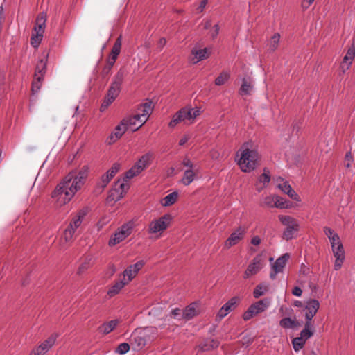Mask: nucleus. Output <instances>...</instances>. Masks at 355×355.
<instances>
[{
    "instance_id": "nucleus-1",
    "label": "nucleus",
    "mask_w": 355,
    "mask_h": 355,
    "mask_svg": "<svg viewBox=\"0 0 355 355\" xmlns=\"http://www.w3.org/2000/svg\"><path fill=\"white\" fill-rule=\"evenodd\" d=\"M89 177V167L85 165L78 173H69L55 187L51 193L53 205L62 207L69 203L75 194L85 184Z\"/></svg>"
},
{
    "instance_id": "nucleus-2",
    "label": "nucleus",
    "mask_w": 355,
    "mask_h": 355,
    "mask_svg": "<svg viewBox=\"0 0 355 355\" xmlns=\"http://www.w3.org/2000/svg\"><path fill=\"white\" fill-rule=\"evenodd\" d=\"M259 159V153L252 141L243 144L236 154L237 164L244 173L254 171L258 165Z\"/></svg>"
},
{
    "instance_id": "nucleus-3",
    "label": "nucleus",
    "mask_w": 355,
    "mask_h": 355,
    "mask_svg": "<svg viewBox=\"0 0 355 355\" xmlns=\"http://www.w3.org/2000/svg\"><path fill=\"white\" fill-rule=\"evenodd\" d=\"M200 114V111L198 107L191 108L190 107H184L173 116L171 121L168 123V126L173 128L182 122L186 125H190L194 122L195 119L199 116Z\"/></svg>"
},
{
    "instance_id": "nucleus-4",
    "label": "nucleus",
    "mask_w": 355,
    "mask_h": 355,
    "mask_svg": "<svg viewBox=\"0 0 355 355\" xmlns=\"http://www.w3.org/2000/svg\"><path fill=\"white\" fill-rule=\"evenodd\" d=\"M135 226V223L132 220L123 224L111 236L108 241V245L110 246H114L124 241L132 234Z\"/></svg>"
},
{
    "instance_id": "nucleus-5",
    "label": "nucleus",
    "mask_w": 355,
    "mask_h": 355,
    "mask_svg": "<svg viewBox=\"0 0 355 355\" xmlns=\"http://www.w3.org/2000/svg\"><path fill=\"white\" fill-rule=\"evenodd\" d=\"M172 217L164 214L162 217L153 220L148 225L147 232L149 234H156L159 237L170 225Z\"/></svg>"
},
{
    "instance_id": "nucleus-6",
    "label": "nucleus",
    "mask_w": 355,
    "mask_h": 355,
    "mask_svg": "<svg viewBox=\"0 0 355 355\" xmlns=\"http://www.w3.org/2000/svg\"><path fill=\"white\" fill-rule=\"evenodd\" d=\"M46 21V15L44 12L40 13L37 17L35 25L33 28L31 37V44L34 47H37L42 40L43 34L44 33Z\"/></svg>"
},
{
    "instance_id": "nucleus-7",
    "label": "nucleus",
    "mask_w": 355,
    "mask_h": 355,
    "mask_svg": "<svg viewBox=\"0 0 355 355\" xmlns=\"http://www.w3.org/2000/svg\"><path fill=\"white\" fill-rule=\"evenodd\" d=\"M153 157V153L150 152L142 155L132 167L125 173V180L134 178L143 171L150 164Z\"/></svg>"
},
{
    "instance_id": "nucleus-8",
    "label": "nucleus",
    "mask_w": 355,
    "mask_h": 355,
    "mask_svg": "<svg viewBox=\"0 0 355 355\" xmlns=\"http://www.w3.org/2000/svg\"><path fill=\"white\" fill-rule=\"evenodd\" d=\"M182 164L187 169L184 171L180 182L184 186H189L197 178L199 170L188 157L182 159Z\"/></svg>"
},
{
    "instance_id": "nucleus-9",
    "label": "nucleus",
    "mask_w": 355,
    "mask_h": 355,
    "mask_svg": "<svg viewBox=\"0 0 355 355\" xmlns=\"http://www.w3.org/2000/svg\"><path fill=\"white\" fill-rule=\"evenodd\" d=\"M270 304V298H263L252 304L243 314V319L245 321L250 320L255 315L264 312Z\"/></svg>"
},
{
    "instance_id": "nucleus-10",
    "label": "nucleus",
    "mask_w": 355,
    "mask_h": 355,
    "mask_svg": "<svg viewBox=\"0 0 355 355\" xmlns=\"http://www.w3.org/2000/svg\"><path fill=\"white\" fill-rule=\"evenodd\" d=\"M125 180H119L115 182L114 187L110 190L107 197L108 203L114 204L121 200L129 189V184L125 182Z\"/></svg>"
},
{
    "instance_id": "nucleus-11",
    "label": "nucleus",
    "mask_w": 355,
    "mask_h": 355,
    "mask_svg": "<svg viewBox=\"0 0 355 355\" xmlns=\"http://www.w3.org/2000/svg\"><path fill=\"white\" fill-rule=\"evenodd\" d=\"M120 169V164L114 163L107 173L102 175L101 179L96 182V187L93 191L95 196L101 194L105 187L107 185L112 178L118 173Z\"/></svg>"
},
{
    "instance_id": "nucleus-12",
    "label": "nucleus",
    "mask_w": 355,
    "mask_h": 355,
    "mask_svg": "<svg viewBox=\"0 0 355 355\" xmlns=\"http://www.w3.org/2000/svg\"><path fill=\"white\" fill-rule=\"evenodd\" d=\"M121 45H122V37H121V35H120L116 40L114 45L112 48L111 52H110V55L107 60V64H106L105 68L103 69L104 73H108L109 71L112 68V67L114 66V64L121 52Z\"/></svg>"
},
{
    "instance_id": "nucleus-13",
    "label": "nucleus",
    "mask_w": 355,
    "mask_h": 355,
    "mask_svg": "<svg viewBox=\"0 0 355 355\" xmlns=\"http://www.w3.org/2000/svg\"><path fill=\"white\" fill-rule=\"evenodd\" d=\"M320 308V302L315 299H310L305 302L304 311L305 322L313 323V318L316 315Z\"/></svg>"
},
{
    "instance_id": "nucleus-14",
    "label": "nucleus",
    "mask_w": 355,
    "mask_h": 355,
    "mask_svg": "<svg viewBox=\"0 0 355 355\" xmlns=\"http://www.w3.org/2000/svg\"><path fill=\"white\" fill-rule=\"evenodd\" d=\"M263 260L261 255H257L248 266V268L243 274V278L248 279L250 277L257 275L263 268Z\"/></svg>"
},
{
    "instance_id": "nucleus-15",
    "label": "nucleus",
    "mask_w": 355,
    "mask_h": 355,
    "mask_svg": "<svg viewBox=\"0 0 355 355\" xmlns=\"http://www.w3.org/2000/svg\"><path fill=\"white\" fill-rule=\"evenodd\" d=\"M152 110L153 107L150 101L146 102L137 107V114L135 115L140 119V124L137 128H134V130H139L147 121Z\"/></svg>"
},
{
    "instance_id": "nucleus-16",
    "label": "nucleus",
    "mask_w": 355,
    "mask_h": 355,
    "mask_svg": "<svg viewBox=\"0 0 355 355\" xmlns=\"http://www.w3.org/2000/svg\"><path fill=\"white\" fill-rule=\"evenodd\" d=\"M78 234L71 225H68L64 230L60 239V247L61 249H67L73 243L75 237Z\"/></svg>"
},
{
    "instance_id": "nucleus-17",
    "label": "nucleus",
    "mask_w": 355,
    "mask_h": 355,
    "mask_svg": "<svg viewBox=\"0 0 355 355\" xmlns=\"http://www.w3.org/2000/svg\"><path fill=\"white\" fill-rule=\"evenodd\" d=\"M290 258L288 253H285L279 257L272 266L270 277L275 279L278 273L282 272L287 261Z\"/></svg>"
},
{
    "instance_id": "nucleus-18",
    "label": "nucleus",
    "mask_w": 355,
    "mask_h": 355,
    "mask_svg": "<svg viewBox=\"0 0 355 355\" xmlns=\"http://www.w3.org/2000/svg\"><path fill=\"white\" fill-rule=\"evenodd\" d=\"M144 331V335H138L135 333L132 336V340L134 341L138 349H141L146 345V340L145 336H147L148 333L153 334V339L156 337L157 334V330L155 327H146Z\"/></svg>"
},
{
    "instance_id": "nucleus-19",
    "label": "nucleus",
    "mask_w": 355,
    "mask_h": 355,
    "mask_svg": "<svg viewBox=\"0 0 355 355\" xmlns=\"http://www.w3.org/2000/svg\"><path fill=\"white\" fill-rule=\"evenodd\" d=\"M145 262L143 260L137 261L136 263L129 266L123 272V279L127 282V284L132 281L136 277L138 272L143 268Z\"/></svg>"
},
{
    "instance_id": "nucleus-20",
    "label": "nucleus",
    "mask_w": 355,
    "mask_h": 355,
    "mask_svg": "<svg viewBox=\"0 0 355 355\" xmlns=\"http://www.w3.org/2000/svg\"><path fill=\"white\" fill-rule=\"evenodd\" d=\"M246 230L243 227H239L234 232H233L229 238L225 242V247L230 248L232 246L236 245L243 238Z\"/></svg>"
},
{
    "instance_id": "nucleus-21",
    "label": "nucleus",
    "mask_w": 355,
    "mask_h": 355,
    "mask_svg": "<svg viewBox=\"0 0 355 355\" xmlns=\"http://www.w3.org/2000/svg\"><path fill=\"white\" fill-rule=\"evenodd\" d=\"M331 250L334 257L336 258L334 268L335 270H338L341 268L345 259L343 245H339L336 248H332Z\"/></svg>"
},
{
    "instance_id": "nucleus-22",
    "label": "nucleus",
    "mask_w": 355,
    "mask_h": 355,
    "mask_svg": "<svg viewBox=\"0 0 355 355\" xmlns=\"http://www.w3.org/2000/svg\"><path fill=\"white\" fill-rule=\"evenodd\" d=\"M125 121H121V123L114 128V132L108 137L107 142L112 144L120 139L127 130Z\"/></svg>"
},
{
    "instance_id": "nucleus-23",
    "label": "nucleus",
    "mask_w": 355,
    "mask_h": 355,
    "mask_svg": "<svg viewBox=\"0 0 355 355\" xmlns=\"http://www.w3.org/2000/svg\"><path fill=\"white\" fill-rule=\"evenodd\" d=\"M355 57V46H351L343 58V62L340 64V68L343 73L348 70L352 63V61Z\"/></svg>"
},
{
    "instance_id": "nucleus-24",
    "label": "nucleus",
    "mask_w": 355,
    "mask_h": 355,
    "mask_svg": "<svg viewBox=\"0 0 355 355\" xmlns=\"http://www.w3.org/2000/svg\"><path fill=\"white\" fill-rule=\"evenodd\" d=\"M87 209L80 210L69 224V225H71L78 234L80 232L83 219L87 215Z\"/></svg>"
},
{
    "instance_id": "nucleus-25",
    "label": "nucleus",
    "mask_w": 355,
    "mask_h": 355,
    "mask_svg": "<svg viewBox=\"0 0 355 355\" xmlns=\"http://www.w3.org/2000/svg\"><path fill=\"white\" fill-rule=\"evenodd\" d=\"M270 181V171L268 168L263 169V173L259 177L257 182L255 184L256 189L261 192L264 188L267 187Z\"/></svg>"
},
{
    "instance_id": "nucleus-26",
    "label": "nucleus",
    "mask_w": 355,
    "mask_h": 355,
    "mask_svg": "<svg viewBox=\"0 0 355 355\" xmlns=\"http://www.w3.org/2000/svg\"><path fill=\"white\" fill-rule=\"evenodd\" d=\"M199 313V306L197 303H191L187 306L182 311V318L187 320L192 319Z\"/></svg>"
},
{
    "instance_id": "nucleus-27",
    "label": "nucleus",
    "mask_w": 355,
    "mask_h": 355,
    "mask_svg": "<svg viewBox=\"0 0 355 355\" xmlns=\"http://www.w3.org/2000/svg\"><path fill=\"white\" fill-rule=\"evenodd\" d=\"M254 84L252 80L248 78H244L242 80L241 86L239 90V94L241 96L250 95L253 91Z\"/></svg>"
},
{
    "instance_id": "nucleus-28",
    "label": "nucleus",
    "mask_w": 355,
    "mask_h": 355,
    "mask_svg": "<svg viewBox=\"0 0 355 355\" xmlns=\"http://www.w3.org/2000/svg\"><path fill=\"white\" fill-rule=\"evenodd\" d=\"M278 218L281 223L288 228L293 230H295V228H300L297 220L290 216L279 215Z\"/></svg>"
},
{
    "instance_id": "nucleus-29",
    "label": "nucleus",
    "mask_w": 355,
    "mask_h": 355,
    "mask_svg": "<svg viewBox=\"0 0 355 355\" xmlns=\"http://www.w3.org/2000/svg\"><path fill=\"white\" fill-rule=\"evenodd\" d=\"M191 53L193 57L191 58V60L193 64H196L208 58L209 55V51L208 49L205 48L198 50L193 49Z\"/></svg>"
},
{
    "instance_id": "nucleus-30",
    "label": "nucleus",
    "mask_w": 355,
    "mask_h": 355,
    "mask_svg": "<svg viewBox=\"0 0 355 355\" xmlns=\"http://www.w3.org/2000/svg\"><path fill=\"white\" fill-rule=\"evenodd\" d=\"M57 336L55 334L49 336L46 340H45L40 345H39L37 349L42 354H44L47 352L55 344Z\"/></svg>"
},
{
    "instance_id": "nucleus-31",
    "label": "nucleus",
    "mask_w": 355,
    "mask_h": 355,
    "mask_svg": "<svg viewBox=\"0 0 355 355\" xmlns=\"http://www.w3.org/2000/svg\"><path fill=\"white\" fill-rule=\"evenodd\" d=\"M48 53H44L43 58L40 59V60L37 62L36 67L35 75V76H42L46 73V62H47Z\"/></svg>"
},
{
    "instance_id": "nucleus-32",
    "label": "nucleus",
    "mask_w": 355,
    "mask_h": 355,
    "mask_svg": "<svg viewBox=\"0 0 355 355\" xmlns=\"http://www.w3.org/2000/svg\"><path fill=\"white\" fill-rule=\"evenodd\" d=\"M119 324L118 320H110L101 325L98 327V331L104 334H107L113 331Z\"/></svg>"
},
{
    "instance_id": "nucleus-33",
    "label": "nucleus",
    "mask_w": 355,
    "mask_h": 355,
    "mask_svg": "<svg viewBox=\"0 0 355 355\" xmlns=\"http://www.w3.org/2000/svg\"><path fill=\"white\" fill-rule=\"evenodd\" d=\"M305 322L304 323V328L301 331L300 334V337L302 338L304 341H306L308 339H309L314 333L313 330V323H309Z\"/></svg>"
},
{
    "instance_id": "nucleus-34",
    "label": "nucleus",
    "mask_w": 355,
    "mask_h": 355,
    "mask_svg": "<svg viewBox=\"0 0 355 355\" xmlns=\"http://www.w3.org/2000/svg\"><path fill=\"white\" fill-rule=\"evenodd\" d=\"M128 72L124 67L120 68L116 75L114 76L112 84L116 86H121L125 77L127 76Z\"/></svg>"
},
{
    "instance_id": "nucleus-35",
    "label": "nucleus",
    "mask_w": 355,
    "mask_h": 355,
    "mask_svg": "<svg viewBox=\"0 0 355 355\" xmlns=\"http://www.w3.org/2000/svg\"><path fill=\"white\" fill-rule=\"evenodd\" d=\"M178 192L173 191L166 196L162 200L161 204L164 207H169L173 205L178 198Z\"/></svg>"
},
{
    "instance_id": "nucleus-36",
    "label": "nucleus",
    "mask_w": 355,
    "mask_h": 355,
    "mask_svg": "<svg viewBox=\"0 0 355 355\" xmlns=\"http://www.w3.org/2000/svg\"><path fill=\"white\" fill-rule=\"evenodd\" d=\"M122 121H125L127 130L130 129L132 132H135L136 130H134V128H137L140 124V119L137 117L136 115L125 118Z\"/></svg>"
},
{
    "instance_id": "nucleus-37",
    "label": "nucleus",
    "mask_w": 355,
    "mask_h": 355,
    "mask_svg": "<svg viewBox=\"0 0 355 355\" xmlns=\"http://www.w3.org/2000/svg\"><path fill=\"white\" fill-rule=\"evenodd\" d=\"M127 284L123 279L116 282L108 291L107 294L112 297L119 293V291Z\"/></svg>"
},
{
    "instance_id": "nucleus-38",
    "label": "nucleus",
    "mask_w": 355,
    "mask_h": 355,
    "mask_svg": "<svg viewBox=\"0 0 355 355\" xmlns=\"http://www.w3.org/2000/svg\"><path fill=\"white\" fill-rule=\"evenodd\" d=\"M240 300L238 297H232L230 300H228L224 305V310L226 309V311L228 312H231L232 311L234 310L239 302Z\"/></svg>"
},
{
    "instance_id": "nucleus-39",
    "label": "nucleus",
    "mask_w": 355,
    "mask_h": 355,
    "mask_svg": "<svg viewBox=\"0 0 355 355\" xmlns=\"http://www.w3.org/2000/svg\"><path fill=\"white\" fill-rule=\"evenodd\" d=\"M299 229L300 228H295V230H293V229L286 227L282 233V239L286 241H289V240L293 239L295 236L297 232L299 231Z\"/></svg>"
},
{
    "instance_id": "nucleus-40",
    "label": "nucleus",
    "mask_w": 355,
    "mask_h": 355,
    "mask_svg": "<svg viewBox=\"0 0 355 355\" xmlns=\"http://www.w3.org/2000/svg\"><path fill=\"white\" fill-rule=\"evenodd\" d=\"M219 345V342L215 339L207 340L205 344L200 347L202 351H207L217 348Z\"/></svg>"
},
{
    "instance_id": "nucleus-41",
    "label": "nucleus",
    "mask_w": 355,
    "mask_h": 355,
    "mask_svg": "<svg viewBox=\"0 0 355 355\" xmlns=\"http://www.w3.org/2000/svg\"><path fill=\"white\" fill-rule=\"evenodd\" d=\"M43 77L44 76H34V80L33 81L31 88L32 92L33 94L37 93L40 90L42 86Z\"/></svg>"
},
{
    "instance_id": "nucleus-42",
    "label": "nucleus",
    "mask_w": 355,
    "mask_h": 355,
    "mask_svg": "<svg viewBox=\"0 0 355 355\" xmlns=\"http://www.w3.org/2000/svg\"><path fill=\"white\" fill-rule=\"evenodd\" d=\"M268 286L264 284H259L256 286L253 291V295L255 298H259L265 294L268 291Z\"/></svg>"
},
{
    "instance_id": "nucleus-43",
    "label": "nucleus",
    "mask_w": 355,
    "mask_h": 355,
    "mask_svg": "<svg viewBox=\"0 0 355 355\" xmlns=\"http://www.w3.org/2000/svg\"><path fill=\"white\" fill-rule=\"evenodd\" d=\"M121 92V87L111 84L107 96L110 97L111 99H116Z\"/></svg>"
},
{
    "instance_id": "nucleus-44",
    "label": "nucleus",
    "mask_w": 355,
    "mask_h": 355,
    "mask_svg": "<svg viewBox=\"0 0 355 355\" xmlns=\"http://www.w3.org/2000/svg\"><path fill=\"white\" fill-rule=\"evenodd\" d=\"M305 343L306 342L304 341L300 336L295 338L292 340V345L295 352H299L300 349H302L304 347Z\"/></svg>"
},
{
    "instance_id": "nucleus-45",
    "label": "nucleus",
    "mask_w": 355,
    "mask_h": 355,
    "mask_svg": "<svg viewBox=\"0 0 355 355\" xmlns=\"http://www.w3.org/2000/svg\"><path fill=\"white\" fill-rule=\"evenodd\" d=\"M277 182L278 188L280 189L285 193H287V191H289L290 189H292L288 182L284 181V179H282L280 177L277 179Z\"/></svg>"
},
{
    "instance_id": "nucleus-46",
    "label": "nucleus",
    "mask_w": 355,
    "mask_h": 355,
    "mask_svg": "<svg viewBox=\"0 0 355 355\" xmlns=\"http://www.w3.org/2000/svg\"><path fill=\"white\" fill-rule=\"evenodd\" d=\"M230 74L227 72H222L215 80V85L220 86L224 85L229 79Z\"/></svg>"
},
{
    "instance_id": "nucleus-47",
    "label": "nucleus",
    "mask_w": 355,
    "mask_h": 355,
    "mask_svg": "<svg viewBox=\"0 0 355 355\" xmlns=\"http://www.w3.org/2000/svg\"><path fill=\"white\" fill-rule=\"evenodd\" d=\"M279 324L283 328L292 329L295 327V322L290 318H284L280 320Z\"/></svg>"
},
{
    "instance_id": "nucleus-48",
    "label": "nucleus",
    "mask_w": 355,
    "mask_h": 355,
    "mask_svg": "<svg viewBox=\"0 0 355 355\" xmlns=\"http://www.w3.org/2000/svg\"><path fill=\"white\" fill-rule=\"evenodd\" d=\"M280 35L278 33H275L270 39L269 43V49L274 51L278 46L279 42Z\"/></svg>"
},
{
    "instance_id": "nucleus-49",
    "label": "nucleus",
    "mask_w": 355,
    "mask_h": 355,
    "mask_svg": "<svg viewBox=\"0 0 355 355\" xmlns=\"http://www.w3.org/2000/svg\"><path fill=\"white\" fill-rule=\"evenodd\" d=\"M130 349V345L128 343H123L119 345L116 349V352L119 354H124L127 353Z\"/></svg>"
},
{
    "instance_id": "nucleus-50",
    "label": "nucleus",
    "mask_w": 355,
    "mask_h": 355,
    "mask_svg": "<svg viewBox=\"0 0 355 355\" xmlns=\"http://www.w3.org/2000/svg\"><path fill=\"white\" fill-rule=\"evenodd\" d=\"M274 202H275V196H266L262 203L261 205L266 206L268 207H274Z\"/></svg>"
},
{
    "instance_id": "nucleus-51",
    "label": "nucleus",
    "mask_w": 355,
    "mask_h": 355,
    "mask_svg": "<svg viewBox=\"0 0 355 355\" xmlns=\"http://www.w3.org/2000/svg\"><path fill=\"white\" fill-rule=\"evenodd\" d=\"M329 240L330 241L331 249L336 248L339 245H343L338 234L334 235V236L330 237V239H329Z\"/></svg>"
},
{
    "instance_id": "nucleus-52",
    "label": "nucleus",
    "mask_w": 355,
    "mask_h": 355,
    "mask_svg": "<svg viewBox=\"0 0 355 355\" xmlns=\"http://www.w3.org/2000/svg\"><path fill=\"white\" fill-rule=\"evenodd\" d=\"M285 200L282 198H279L277 196H275V202H274V207L277 208H285Z\"/></svg>"
},
{
    "instance_id": "nucleus-53",
    "label": "nucleus",
    "mask_w": 355,
    "mask_h": 355,
    "mask_svg": "<svg viewBox=\"0 0 355 355\" xmlns=\"http://www.w3.org/2000/svg\"><path fill=\"white\" fill-rule=\"evenodd\" d=\"M114 101V99H111L110 97L107 96L101 105L100 111L104 112Z\"/></svg>"
},
{
    "instance_id": "nucleus-54",
    "label": "nucleus",
    "mask_w": 355,
    "mask_h": 355,
    "mask_svg": "<svg viewBox=\"0 0 355 355\" xmlns=\"http://www.w3.org/2000/svg\"><path fill=\"white\" fill-rule=\"evenodd\" d=\"M352 162H353V157H352V153H351V152H347L345 157L344 166L346 168H349L352 165Z\"/></svg>"
},
{
    "instance_id": "nucleus-55",
    "label": "nucleus",
    "mask_w": 355,
    "mask_h": 355,
    "mask_svg": "<svg viewBox=\"0 0 355 355\" xmlns=\"http://www.w3.org/2000/svg\"><path fill=\"white\" fill-rule=\"evenodd\" d=\"M228 312L226 311V309L224 310V306H223L217 313L216 319L220 320L221 319L225 318Z\"/></svg>"
},
{
    "instance_id": "nucleus-56",
    "label": "nucleus",
    "mask_w": 355,
    "mask_h": 355,
    "mask_svg": "<svg viewBox=\"0 0 355 355\" xmlns=\"http://www.w3.org/2000/svg\"><path fill=\"white\" fill-rule=\"evenodd\" d=\"M286 194L292 199L296 201H300V198L293 189H290L289 191H287Z\"/></svg>"
},
{
    "instance_id": "nucleus-57",
    "label": "nucleus",
    "mask_w": 355,
    "mask_h": 355,
    "mask_svg": "<svg viewBox=\"0 0 355 355\" xmlns=\"http://www.w3.org/2000/svg\"><path fill=\"white\" fill-rule=\"evenodd\" d=\"M324 232L325 235L328 237V239H330V237L334 236V235L338 234L332 229H331L328 227H324Z\"/></svg>"
},
{
    "instance_id": "nucleus-58",
    "label": "nucleus",
    "mask_w": 355,
    "mask_h": 355,
    "mask_svg": "<svg viewBox=\"0 0 355 355\" xmlns=\"http://www.w3.org/2000/svg\"><path fill=\"white\" fill-rule=\"evenodd\" d=\"M181 309H179V308H175L174 309H173L171 312V315L173 318H178V317H180L181 316Z\"/></svg>"
},
{
    "instance_id": "nucleus-59",
    "label": "nucleus",
    "mask_w": 355,
    "mask_h": 355,
    "mask_svg": "<svg viewBox=\"0 0 355 355\" xmlns=\"http://www.w3.org/2000/svg\"><path fill=\"white\" fill-rule=\"evenodd\" d=\"M292 294L295 296L300 297L302 294V290L298 286H295L292 291Z\"/></svg>"
},
{
    "instance_id": "nucleus-60",
    "label": "nucleus",
    "mask_w": 355,
    "mask_h": 355,
    "mask_svg": "<svg viewBox=\"0 0 355 355\" xmlns=\"http://www.w3.org/2000/svg\"><path fill=\"white\" fill-rule=\"evenodd\" d=\"M88 267H89V265H88V263H86V262H85V263H83V264L80 266V268H79V269H78V273H79V274H83V273H84V272H85L88 269Z\"/></svg>"
},
{
    "instance_id": "nucleus-61",
    "label": "nucleus",
    "mask_w": 355,
    "mask_h": 355,
    "mask_svg": "<svg viewBox=\"0 0 355 355\" xmlns=\"http://www.w3.org/2000/svg\"><path fill=\"white\" fill-rule=\"evenodd\" d=\"M190 139V137L189 135H184L180 140L179 145L183 146Z\"/></svg>"
},
{
    "instance_id": "nucleus-62",
    "label": "nucleus",
    "mask_w": 355,
    "mask_h": 355,
    "mask_svg": "<svg viewBox=\"0 0 355 355\" xmlns=\"http://www.w3.org/2000/svg\"><path fill=\"white\" fill-rule=\"evenodd\" d=\"M251 243L254 245H258L261 243V239L259 236H254L251 239Z\"/></svg>"
},
{
    "instance_id": "nucleus-63",
    "label": "nucleus",
    "mask_w": 355,
    "mask_h": 355,
    "mask_svg": "<svg viewBox=\"0 0 355 355\" xmlns=\"http://www.w3.org/2000/svg\"><path fill=\"white\" fill-rule=\"evenodd\" d=\"M208 1L207 0H202L201 1L200 6L197 8L198 11L199 12H202L205 8L206 5L207 4Z\"/></svg>"
},
{
    "instance_id": "nucleus-64",
    "label": "nucleus",
    "mask_w": 355,
    "mask_h": 355,
    "mask_svg": "<svg viewBox=\"0 0 355 355\" xmlns=\"http://www.w3.org/2000/svg\"><path fill=\"white\" fill-rule=\"evenodd\" d=\"M315 0H304L303 6L306 8H309Z\"/></svg>"
}]
</instances>
